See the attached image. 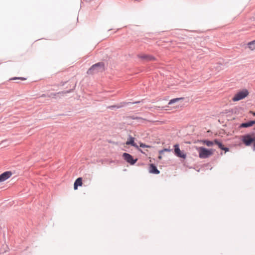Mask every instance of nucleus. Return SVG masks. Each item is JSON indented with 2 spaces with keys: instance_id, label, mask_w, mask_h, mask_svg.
I'll return each instance as SVG.
<instances>
[{
  "instance_id": "obj_1",
  "label": "nucleus",
  "mask_w": 255,
  "mask_h": 255,
  "mask_svg": "<svg viewBox=\"0 0 255 255\" xmlns=\"http://www.w3.org/2000/svg\"><path fill=\"white\" fill-rule=\"evenodd\" d=\"M196 149L199 154V157L202 159L209 158L213 155L214 150L213 149H207L204 147H197Z\"/></svg>"
},
{
  "instance_id": "obj_2",
  "label": "nucleus",
  "mask_w": 255,
  "mask_h": 255,
  "mask_svg": "<svg viewBox=\"0 0 255 255\" xmlns=\"http://www.w3.org/2000/svg\"><path fill=\"white\" fill-rule=\"evenodd\" d=\"M105 70L104 64L102 62H99L93 65L88 71L87 74L92 75L99 72H102Z\"/></svg>"
},
{
  "instance_id": "obj_3",
  "label": "nucleus",
  "mask_w": 255,
  "mask_h": 255,
  "mask_svg": "<svg viewBox=\"0 0 255 255\" xmlns=\"http://www.w3.org/2000/svg\"><path fill=\"white\" fill-rule=\"evenodd\" d=\"M249 95V92L247 89H243L238 91L232 98L233 102H237L245 99Z\"/></svg>"
},
{
  "instance_id": "obj_4",
  "label": "nucleus",
  "mask_w": 255,
  "mask_h": 255,
  "mask_svg": "<svg viewBox=\"0 0 255 255\" xmlns=\"http://www.w3.org/2000/svg\"><path fill=\"white\" fill-rule=\"evenodd\" d=\"M174 152L175 155L179 157L182 158L183 159L186 158V154L182 151H181L178 144H175L174 146Z\"/></svg>"
},
{
  "instance_id": "obj_5",
  "label": "nucleus",
  "mask_w": 255,
  "mask_h": 255,
  "mask_svg": "<svg viewBox=\"0 0 255 255\" xmlns=\"http://www.w3.org/2000/svg\"><path fill=\"white\" fill-rule=\"evenodd\" d=\"M125 160L130 164H134L137 161V159L134 160L132 156L128 153H124L123 155Z\"/></svg>"
},
{
  "instance_id": "obj_6",
  "label": "nucleus",
  "mask_w": 255,
  "mask_h": 255,
  "mask_svg": "<svg viewBox=\"0 0 255 255\" xmlns=\"http://www.w3.org/2000/svg\"><path fill=\"white\" fill-rule=\"evenodd\" d=\"M254 141V139L253 138L251 135H247L243 137V141L247 145L249 146Z\"/></svg>"
},
{
  "instance_id": "obj_7",
  "label": "nucleus",
  "mask_w": 255,
  "mask_h": 255,
  "mask_svg": "<svg viewBox=\"0 0 255 255\" xmlns=\"http://www.w3.org/2000/svg\"><path fill=\"white\" fill-rule=\"evenodd\" d=\"M11 173L10 171H6L2 173L0 175V182H3L11 176Z\"/></svg>"
},
{
  "instance_id": "obj_8",
  "label": "nucleus",
  "mask_w": 255,
  "mask_h": 255,
  "mask_svg": "<svg viewBox=\"0 0 255 255\" xmlns=\"http://www.w3.org/2000/svg\"><path fill=\"white\" fill-rule=\"evenodd\" d=\"M11 173L10 171H6L2 173L0 175V182H3L11 176Z\"/></svg>"
},
{
  "instance_id": "obj_9",
  "label": "nucleus",
  "mask_w": 255,
  "mask_h": 255,
  "mask_svg": "<svg viewBox=\"0 0 255 255\" xmlns=\"http://www.w3.org/2000/svg\"><path fill=\"white\" fill-rule=\"evenodd\" d=\"M138 57L140 59H144L147 61H154L155 60L154 57L149 55L140 54L138 55Z\"/></svg>"
},
{
  "instance_id": "obj_10",
  "label": "nucleus",
  "mask_w": 255,
  "mask_h": 255,
  "mask_svg": "<svg viewBox=\"0 0 255 255\" xmlns=\"http://www.w3.org/2000/svg\"><path fill=\"white\" fill-rule=\"evenodd\" d=\"M149 171L151 173L158 174L159 173V171L157 169L156 167L153 164L149 165Z\"/></svg>"
},
{
  "instance_id": "obj_11",
  "label": "nucleus",
  "mask_w": 255,
  "mask_h": 255,
  "mask_svg": "<svg viewBox=\"0 0 255 255\" xmlns=\"http://www.w3.org/2000/svg\"><path fill=\"white\" fill-rule=\"evenodd\" d=\"M254 124H255V120L251 121L247 123H242L240 127L241 128H248V127L253 126Z\"/></svg>"
},
{
  "instance_id": "obj_12",
  "label": "nucleus",
  "mask_w": 255,
  "mask_h": 255,
  "mask_svg": "<svg viewBox=\"0 0 255 255\" xmlns=\"http://www.w3.org/2000/svg\"><path fill=\"white\" fill-rule=\"evenodd\" d=\"M127 145H131L132 146L135 147L136 148L138 147L137 144L134 142V138L132 137H130L129 139L126 142Z\"/></svg>"
},
{
  "instance_id": "obj_13",
  "label": "nucleus",
  "mask_w": 255,
  "mask_h": 255,
  "mask_svg": "<svg viewBox=\"0 0 255 255\" xmlns=\"http://www.w3.org/2000/svg\"><path fill=\"white\" fill-rule=\"evenodd\" d=\"M200 142L206 145L208 147H211L214 144V140L213 141H210L208 140H201L200 141Z\"/></svg>"
},
{
  "instance_id": "obj_14",
  "label": "nucleus",
  "mask_w": 255,
  "mask_h": 255,
  "mask_svg": "<svg viewBox=\"0 0 255 255\" xmlns=\"http://www.w3.org/2000/svg\"><path fill=\"white\" fill-rule=\"evenodd\" d=\"M82 185V179L81 177L77 178L74 184V188L75 190H76L78 188V186H81Z\"/></svg>"
},
{
  "instance_id": "obj_15",
  "label": "nucleus",
  "mask_w": 255,
  "mask_h": 255,
  "mask_svg": "<svg viewBox=\"0 0 255 255\" xmlns=\"http://www.w3.org/2000/svg\"><path fill=\"white\" fill-rule=\"evenodd\" d=\"M214 144H217L220 149L224 150L225 151H229V149L227 147H224L222 143L217 139H214Z\"/></svg>"
},
{
  "instance_id": "obj_16",
  "label": "nucleus",
  "mask_w": 255,
  "mask_h": 255,
  "mask_svg": "<svg viewBox=\"0 0 255 255\" xmlns=\"http://www.w3.org/2000/svg\"><path fill=\"white\" fill-rule=\"evenodd\" d=\"M248 48L252 51L255 50V40L250 42L247 44Z\"/></svg>"
},
{
  "instance_id": "obj_17",
  "label": "nucleus",
  "mask_w": 255,
  "mask_h": 255,
  "mask_svg": "<svg viewBox=\"0 0 255 255\" xmlns=\"http://www.w3.org/2000/svg\"><path fill=\"white\" fill-rule=\"evenodd\" d=\"M182 99H183V98H175V99H172V100H171L169 101L168 104L169 105H171L172 104H173V103H175L176 102H177V101H178L179 100H182Z\"/></svg>"
},
{
  "instance_id": "obj_18",
  "label": "nucleus",
  "mask_w": 255,
  "mask_h": 255,
  "mask_svg": "<svg viewBox=\"0 0 255 255\" xmlns=\"http://www.w3.org/2000/svg\"><path fill=\"white\" fill-rule=\"evenodd\" d=\"M61 94V93H51L50 96H49V97H51V98H56V96L57 95H59V94Z\"/></svg>"
},
{
  "instance_id": "obj_19",
  "label": "nucleus",
  "mask_w": 255,
  "mask_h": 255,
  "mask_svg": "<svg viewBox=\"0 0 255 255\" xmlns=\"http://www.w3.org/2000/svg\"><path fill=\"white\" fill-rule=\"evenodd\" d=\"M140 146L141 147H150V146H149V145H147L144 143H140Z\"/></svg>"
},
{
  "instance_id": "obj_20",
  "label": "nucleus",
  "mask_w": 255,
  "mask_h": 255,
  "mask_svg": "<svg viewBox=\"0 0 255 255\" xmlns=\"http://www.w3.org/2000/svg\"><path fill=\"white\" fill-rule=\"evenodd\" d=\"M16 79H21L22 80H25L26 79L23 77H14L13 78L10 79V80H16Z\"/></svg>"
},
{
  "instance_id": "obj_21",
  "label": "nucleus",
  "mask_w": 255,
  "mask_h": 255,
  "mask_svg": "<svg viewBox=\"0 0 255 255\" xmlns=\"http://www.w3.org/2000/svg\"><path fill=\"white\" fill-rule=\"evenodd\" d=\"M250 113L254 116H255V112L251 111Z\"/></svg>"
},
{
  "instance_id": "obj_22",
  "label": "nucleus",
  "mask_w": 255,
  "mask_h": 255,
  "mask_svg": "<svg viewBox=\"0 0 255 255\" xmlns=\"http://www.w3.org/2000/svg\"><path fill=\"white\" fill-rule=\"evenodd\" d=\"M135 119H140V120H144V119H143L142 118H136Z\"/></svg>"
},
{
  "instance_id": "obj_23",
  "label": "nucleus",
  "mask_w": 255,
  "mask_h": 255,
  "mask_svg": "<svg viewBox=\"0 0 255 255\" xmlns=\"http://www.w3.org/2000/svg\"><path fill=\"white\" fill-rule=\"evenodd\" d=\"M158 158H159V159H162V156L161 155H159L158 156Z\"/></svg>"
},
{
  "instance_id": "obj_24",
  "label": "nucleus",
  "mask_w": 255,
  "mask_h": 255,
  "mask_svg": "<svg viewBox=\"0 0 255 255\" xmlns=\"http://www.w3.org/2000/svg\"><path fill=\"white\" fill-rule=\"evenodd\" d=\"M158 108H159V109H161V110H162V109H164V108H163V107H162V108H160L159 107H158Z\"/></svg>"
},
{
  "instance_id": "obj_25",
  "label": "nucleus",
  "mask_w": 255,
  "mask_h": 255,
  "mask_svg": "<svg viewBox=\"0 0 255 255\" xmlns=\"http://www.w3.org/2000/svg\"><path fill=\"white\" fill-rule=\"evenodd\" d=\"M163 151V150H161V151H160L159 152H160V153H162Z\"/></svg>"
},
{
  "instance_id": "obj_26",
  "label": "nucleus",
  "mask_w": 255,
  "mask_h": 255,
  "mask_svg": "<svg viewBox=\"0 0 255 255\" xmlns=\"http://www.w3.org/2000/svg\"><path fill=\"white\" fill-rule=\"evenodd\" d=\"M254 150H255V144H254Z\"/></svg>"
},
{
  "instance_id": "obj_27",
  "label": "nucleus",
  "mask_w": 255,
  "mask_h": 255,
  "mask_svg": "<svg viewBox=\"0 0 255 255\" xmlns=\"http://www.w3.org/2000/svg\"><path fill=\"white\" fill-rule=\"evenodd\" d=\"M121 107V106H117V107L118 108H120Z\"/></svg>"
}]
</instances>
